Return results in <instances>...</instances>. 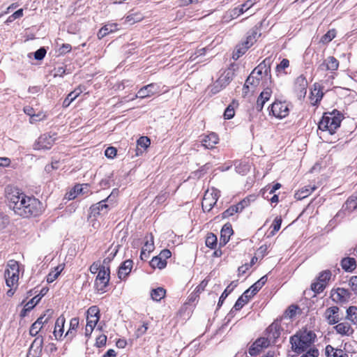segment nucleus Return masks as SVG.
Returning <instances> with one entry per match:
<instances>
[{"mask_svg":"<svg viewBox=\"0 0 357 357\" xmlns=\"http://www.w3.org/2000/svg\"><path fill=\"white\" fill-rule=\"evenodd\" d=\"M259 83V79H257L255 75L250 73L247 79L245 80V83L244 84V89H248L250 86H257Z\"/></svg>","mask_w":357,"mask_h":357,"instance_id":"09e8293b","label":"nucleus"},{"mask_svg":"<svg viewBox=\"0 0 357 357\" xmlns=\"http://www.w3.org/2000/svg\"><path fill=\"white\" fill-rule=\"evenodd\" d=\"M325 288V284L323 282H320L319 281L314 282L311 285L312 290L317 294L322 292Z\"/></svg>","mask_w":357,"mask_h":357,"instance_id":"4d7b16f0","label":"nucleus"},{"mask_svg":"<svg viewBox=\"0 0 357 357\" xmlns=\"http://www.w3.org/2000/svg\"><path fill=\"white\" fill-rule=\"evenodd\" d=\"M260 36L259 28L256 26H254L248 32L246 40L242 45H245L247 48H250Z\"/></svg>","mask_w":357,"mask_h":357,"instance_id":"aec40b11","label":"nucleus"},{"mask_svg":"<svg viewBox=\"0 0 357 357\" xmlns=\"http://www.w3.org/2000/svg\"><path fill=\"white\" fill-rule=\"evenodd\" d=\"M166 291L162 287L153 289L151 291V296L153 301H160L165 296Z\"/></svg>","mask_w":357,"mask_h":357,"instance_id":"e433bc0d","label":"nucleus"},{"mask_svg":"<svg viewBox=\"0 0 357 357\" xmlns=\"http://www.w3.org/2000/svg\"><path fill=\"white\" fill-rule=\"evenodd\" d=\"M105 155L108 158H114L116 155V149L113 146H109L106 149Z\"/></svg>","mask_w":357,"mask_h":357,"instance_id":"338daca9","label":"nucleus"},{"mask_svg":"<svg viewBox=\"0 0 357 357\" xmlns=\"http://www.w3.org/2000/svg\"><path fill=\"white\" fill-rule=\"evenodd\" d=\"M19 273L18 262L15 260H10L8 262L7 268L4 273L6 285L10 287L6 293L8 297H11L15 293V289L13 287L17 284L18 282Z\"/></svg>","mask_w":357,"mask_h":357,"instance_id":"20e7f679","label":"nucleus"},{"mask_svg":"<svg viewBox=\"0 0 357 357\" xmlns=\"http://www.w3.org/2000/svg\"><path fill=\"white\" fill-rule=\"evenodd\" d=\"M253 296L250 295L249 290H245L243 294L237 299L233 308L231 310L228 316L232 317L235 311L240 310Z\"/></svg>","mask_w":357,"mask_h":357,"instance_id":"a211bd4d","label":"nucleus"},{"mask_svg":"<svg viewBox=\"0 0 357 357\" xmlns=\"http://www.w3.org/2000/svg\"><path fill=\"white\" fill-rule=\"evenodd\" d=\"M256 68H257V70H259V72H262L266 75H268V74L271 73V61H270V59H264Z\"/></svg>","mask_w":357,"mask_h":357,"instance_id":"58836bf2","label":"nucleus"},{"mask_svg":"<svg viewBox=\"0 0 357 357\" xmlns=\"http://www.w3.org/2000/svg\"><path fill=\"white\" fill-rule=\"evenodd\" d=\"M216 204L215 200L213 198H211L208 195V192L207 191L203 198L202 207L204 211H210L213 206Z\"/></svg>","mask_w":357,"mask_h":357,"instance_id":"7c9ffc66","label":"nucleus"},{"mask_svg":"<svg viewBox=\"0 0 357 357\" xmlns=\"http://www.w3.org/2000/svg\"><path fill=\"white\" fill-rule=\"evenodd\" d=\"M339 311L340 308L337 306H332L325 310L324 317L328 324L334 325L341 320Z\"/></svg>","mask_w":357,"mask_h":357,"instance_id":"4468645a","label":"nucleus"},{"mask_svg":"<svg viewBox=\"0 0 357 357\" xmlns=\"http://www.w3.org/2000/svg\"><path fill=\"white\" fill-rule=\"evenodd\" d=\"M258 0H247L244 3L234 8L229 12V15L232 18H236L245 12L250 9Z\"/></svg>","mask_w":357,"mask_h":357,"instance_id":"dca6fc26","label":"nucleus"},{"mask_svg":"<svg viewBox=\"0 0 357 357\" xmlns=\"http://www.w3.org/2000/svg\"><path fill=\"white\" fill-rule=\"evenodd\" d=\"M79 326V319L77 317L71 319L70 321V328L68 331H67L66 336L69 337L70 338H72L75 336L76 330L78 328Z\"/></svg>","mask_w":357,"mask_h":357,"instance_id":"4c0bfd02","label":"nucleus"},{"mask_svg":"<svg viewBox=\"0 0 357 357\" xmlns=\"http://www.w3.org/2000/svg\"><path fill=\"white\" fill-rule=\"evenodd\" d=\"M349 285L354 293L357 294V275H354L350 278Z\"/></svg>","mask_w":357,"mask_h":357,"instance_id":"774afa93","label":"nucleus"},{"mask_svg":"<svg viewBox=\"0 0 357 357\" xmlns=\"http://www.w3.org/2000/svg\"><path fill=\"white\" fill-rule=\"evenodd\" d=\"M56 134L45 133L40 135L34 144V149L36 150H48L54 144Z\"/></svg>","mask_w":357,"mask_h":357,"instance_id":"6e6552de","label":"nucleus"},{"mask_svg":"<svg viewBox=\"0 0 357 357\" xmlns=\"http://www.w3.org/2000/svg\"><path fill=\"white\" fill-rule=\"evenodd\" d=\"M342 119V114L337 109H333L331 112H325L319 123V129L322 131H328L331 135H333L340 126Z\"/></svg>","mask_w":357,"mask_h":357,"instance_id":"7ed1b4c3","label":"nucleus"},{"mask_svg":"<svg viewBox=\"0 0 357 357\" xmlns=\"http://www.w3.org/2000/svg\"><path fill=\"white\" fill-rule=\"evenodd\" d=\"M110 201V196H108L106 199L100 201L99 202L93 204L90 207V214L91 216L96 217L100 215H104L107 213L109 210V206L107 204Z\"/></svg>","mask_w":357,"mask_h":357,"instance_id":"9b49d317","label":"nucleus"},{"mask_svg":"<svg viewBox=\"0 0 357 357\" xmlns=\"http://www.w3.org/2000/svg\"><path fill=\"white\" fill-rule=\"evenodd\" d=\"M351 294L344 288L333 289L331 291V298L335 303H346L350 299Z\"/></svg>","mask_w":357,"mask_h":357,"instance_id":"9d476101","label":"nucleus"},{"mask_svg":"<svg viewBox=\"0 0 357 357\" xmlns=\"http://www.w3.org/2000/svg\"><path fill=\"white\" fill-rule=\"evenodd\" d=\"M342 269L347 272H352L356 268V261L354 258L345 257L341 260Z\"/></svg>","mask_w":357,"mask_h":357,"instance_id":"c85d7f7f","label":"nucleus"},{"mask_svg":"<svg viewBox=\"0 0 357 357\" xmlns=\"http://www.w3.org/2000/svg\"><path fill=\"white\" fill-rule=\"evenodd\" d=\"M82 92V89L79 87L75 89L73 91H71L68 96L65 98L63 102V106L64 107H68L70 103L75 100L79 95Z\"/></svg>","mask_w":357,"mask_h":357,"instance_id":"72a5a7b5","label":"nucleus"},{"mask_svg":"<svg viewBox=\"0 0 357 357\" xmlns=\"http://www.w3.org/2000/svg\"><path fill=\"white\" fill-rule=\"evenodd\" d=\"M339 67V61L334 56H328L324 62L319 66V69L321 70L335 71Z\"/></svg>","mask_w":357,"mask_h":357,"instance_id":"4be33fe9","label":"nucleus"},{"mask_svg":"<svg viewBox=\"0 0 357 357\" xmlns=\"http://www.w3.org/2000/svg\"><path fill=\"white\" fill-rule=\"evenodd\" d=\"M261 288H262V286H261L260 283L257 282V281L252 286H250V288H248L247 290H249L250 295L254 296Z\"/></svg>","mask_w":357,"mask_h":357,"instance_id":"0e129e2a","label":"nucleus"},{"mask_svg":"<svg viewBox=\"0 0 357 357\" xmlns=\"http://www.w3.org/2000/svg\"><path fill=\"white\" fill-rule=\"evenodd\" d=\"M64 324V317L62 315L59 317L56 321L54 331L53 333L56 339H58L62 336L63 333Z\"/></svg>","mask_w":357,"mask_h":357,"instance_id":"c756f323","label":"nucleus"},{"mask_svg":"<svg viewBox=\"0 0 357 357\" xmlns=\"http://www.w3.org/2000/svg\"><path fill=\"white\" fill-rule=\"evenodd\" d=\"M280 188H281V184L279 183H277L274 184L272 187H268V188L264 189L261 192L263 197L268 198V195H266V193H268V195H272L276 190L280 189Z\"/></svg>","mask_w":357,"mask_h":357,"instance_id":"de8ad7c7","label":"nucleus"},{"mask_svg":"<svg viewBox=\"0 0 357 357\" xmlns=\"http://www.w3.org/2000/svg\"><path fill=\"white\" fill-rule=\"evenodd\" d=\"M316 334L312 331H299L290 337V343L292 350L298 354L312 348L311 345L314 342Z\"/></svg>","mask_w":357,"mask_h":357,"instance_id":"f03ea898","label":"nucleus"},{"mask_svg":"<svg viewBox=\"0 0 357 357\" xmlns=\"http://www.w3.org/2000/svg\"><path fill=\"white\" fill-rule=\"evenodd\" d=\"M40 301V297H39V296H34L25 305L23 311L25 312L26 311L31 310L34 306L39 303Z\"/></svg>","mask_w":357,"mask_h":357,"instance_id":"3c124183","label":"nucleus"},{"mask_svg":"<svg viewBox=\"0 0 357 357\" xmlns=\"http://www.w3.org/2000/svg\"><path fill=\"white\" fill-rule=\"evenodd\" d=\"M46 52L45 47H40L34 52L35 59L38 61L42 60L45 56Z\"/></svg>","mask_w":357,"mask_h":357,"instance_id":"e2e57ef3","label":"nucleus"},{"mask_svg":"<svg viewBox=\"0 0 357 357\" xmlns=\"http://www.w3.org/2000/svg\"><path fill=\"white\" fill-rule=\"evenodd\" d=\"M209 279L207 278L203 280L200 284L196 287L195 291L189 296V302H194L197 298L199 297V294L205 289L208 283Z\"/></svg>","mask_w":357,"mask_h":357,"instance_id":"cd10ccee","label":"nucleus"},{"mask_svg":"<svg viewBox=\"0 0 357 357\" xmlns=\"http://www.w3.org/2000/svg\"><path fill=\"white\" fill-rule=\"evenodd\" d=\"M151 144L150 139L147 137H141L137 140V146L146 149Z\"/></svg>","mask_w":357,"mask_h":357,"instance_id":"680f3d73","label":"nucleus"},{"mask_svg":"<svg viewBox=\"0 0 357 357\" xmlns=\"http://www.w3.org/2000/svg\"><path fill=\"white\" fill-rule=\"evenodd\" d=\"M89 189V184H77L75 185L73 190L70 192L68 198L70 199H75L79 195H84L88 192Z\"/></svg>","mask_w":357,"mask_h":357,"instance_id":"bb28decb","label":"nucleus"},{"mask_svg":"<svg viewBox=\"0 0 357 357\" xmlns=\"http://www.w3.org/2000/svg\"><path fill=\"white\" fill-rule=\"evenodd\" d=\"M63 270V267L61 266H57L54 268V271H52L47 275V283H52L60 275L61 272Z\"/></svg>","mask_w":357,"mask_h":357,"instance_id":"37998d69","label":"nucleus"},{"mask_svg":"<svg viewBox=\"0 0 357 357\" xmlns=\"http://www.w3.org/2000/svg\"><path fill=\"white\" fill-rule=\"evenodd\" d=\"M282 224V218L280 217H276L271 225L272 231H271V234L272 235H274L277 231H279L280 229Z\"/></svg>","mask_w":357,"mask_h":357,"instance_id":"5fc2aeb1","label":"nucleus"},{"mask_svg":"<svg viewBox=\"0 0 357 357\" xmlns=\"http://www.w3.org/2000/svg\"><path fill=\"white\" fill-rule=\"evenodd\" d=\"M327 357H348V355L342 349H335L331 345L326 347Z\"/></svg>","mask_w":357,"mask_h":357,"instance_id":"2f4dec72","label":"nucleus"},{"mask_svg":"<svg viewBox=\"0 0 357 357\" xmlns=\"http://www.w3.org/2000/svg\"><path fill=\"white\" fill-rule=\"evenodd\" d=\"M109 268H106L105 265H102L95 280V287L98 291L101 293L106 291V287L109 282Z\"/></svg>","mask_w":357,"mask_h":357,"instance_id":"39448f33","label":"nucleus"},{"mask_svg":"<svg viewBox=\"0 0 357 357\" xmlns=\"http://www.w3.org/2000/svg\"><path fill=\"white\" fill-rule=\"evenodd\" d=\"M6 201L14 213L24 218L37 217L43 211V204L33 196H27L12 186L5 188Z\"/></svg>","mask_w":357,"mask_h":357,"instance_id":"f257e3e1","label":"nucleus"},{"mask_svg":"<svg viewBox=\"0 0 357 357\" xmlns=\"http://www.w3.org/2000/svg\"><path fill=\"white\" fill-rule=\"evenodd\" d=\"M206 245L211 249L214 248L217 244V237L215 234L210 233L206 238Z\"/></svg>","mask_w":357,"mask_h":357,"instance_id":"8fccbe9b","label":"nucleus"},{"mask_svg":"<svg viewBox=\"0 0 357 357\" xmlns=\"http://www.w3.org/2000/svg\"><path fill=\"white\" fill-rule=\"evenodd\" d=\"M159 91L160 86L155 83H151L141 88L131 100H135V98L143 99L151 97V96L159 93Z\"/></svg>","mask_w":357,"mask_h":357,"instance_id":"f8f14e48","label":"nucleus"},{"mask_svg":"<svg viewBox=\"0 0 357 357\" xmlns=\"http://www.w3.org/2000/svg\"><path fill=\"white\" fill-rule=\"evenodd\" d=\"M319 351L316 347H312L307 349L305 353H303L300 357H318Z\"/></svg>","mask_w":357,"mask_h":357,"instance_id":"6e6d98bb","label":"nucleus"},{"mask_svg":"<svg viewBox=\"0 0 357 357\" xmlns=\"http://www.w3.org/2000/svg\"><path fill=\"white\" fill-rule=\"evenodd\" d=\"M224 88L225 87L222 86L220 83H218V80H217L212 86L208 87V89L210 90L209 93L210 95H215Z\"/></svg>","mask_w":357,"mask_h":357,"instance_id":"603ef678","label":"nucleus"},{"mask_svg":"<svg viewBox=\"0 0 357 357\" xmlns=\"http://www.w3.org/2000/svg\"><path fill=\"white\" fill-rule=\"evenodd\" d=\"M24 110V112L30 116V119H31V122L33 123V121H40L43 119V116L41 114H36L34 113V110H33V108L30 107V106H25L23 109Z\"/></svg>","mask_w":357,"mask_h":357,"instance_id":"f704fd0d","label":"nucleus"},{"mask_svg":"<svg viewBox=\"0 0 357 357\" xmlns=\"http://www.w3.org/2000/svg\"><path fill=\"white\" fill-rule=\"evenodd\" d=\"M99 309L97 306H91L87 310V319H92V320H96V318L100 319V314H99Z\"/></svg>","mask_w":357,"mask_h":357,"instance_id":"49530a36","label":"nucleus"},{"mask_svg":"<svg viewBox=\"0 0 357 357\" xmlns=\"http://www.w3.org/2000/svg\"><path fill=\"white\" fill-rule=\"evenodd\" d=\"M201 143L206 149H211L215 147L219 142V137L215 132H211L208 135H202Z\"/></svg>","mask_w":357,"mask_h":357,"instance_id":"6ab92c4d","label":"nucleus"},{"mask_svg":"<svg viewBox=\"0 0 357 357\" xmlns=\"http://www.w3.org/2000/svg\"><path fill=\"white\" fill-rule=\"evenodd\" d=\"M150 265L153 268H158L159 269H162L167 266V261L164 259H162L158 255L152 258L151 261H150Z\"/></svg>","mask_w":357,"mask_h":357,"instance_id":"a19ab883","label":"nucleus"},{"mask_svg":"<svg viewBox=\"0 0 357 357\" xmlns=\"http://www.w3.org/2000/svg\"><path fill=\"white\" fill-rule=\"evenodd\" d=\"M281 334L280 321H273L266 329V337L265 339L268 341V345L276 343L277 340Z\"/></svg>","mask_w":357,"mask_h":357,"instance_id":"1a4fd4ad","label":"nucleus"},{"mask_svg":"<svg viewBox=\"0 0 357 357\" xmlns=\"http://www.w3.org/2000/svg\"><path fill=\"white\" fill-rule=\"evenodd\" d=\"M143 17V15L140 13H130L126 17V22L130 24H133L140 22Z\"/></svg>","mask_w":357,"mask_h":357,"instance_id":"ea45409f","label":"nucleus"},{"mask_svg":"<svg viewBox=\"0 0 357 357\" xmlns=\"http://www.w3.org/2000/svg\"><path fill=\"white\" fill-rule=\"evenodd\" d=\"M310 99L313 105H317L322 99L324 93L321 85L315 83L313 85V89L311 91Z\"/></svg>","mask_w":357,"mask_h":357,"instance_id":"b1692460","label":"nucleus"},{"mask_svg":"<svg viewBox=\"0 0 357 357\" xmlns=\"http://www.w3.org/2000/svg\"><path fill=\"white\" fill-rule=\"evenodd\" d=\"M336 36L335 29H331L321 38L320 42L324 44L330 43Z\"/></svg>","mask_w":357,"mask_h":357,"instance_id":"a18cd8bd","label":"nucleus"},{"mask_svg":"<svg viewBox=\"0 0 357 357\" xmlns=\"http://www.w3.org/2000/svg\"><path fill=\"white\" fill-rule=\"evenodd\" d=\"M242 211V207L238 206V204L232 205L229 208H227L226 211H225L222 215L223 218H227L231 215H233L234 213H240Z\"/></svg>","mask_w":357,"mask_h":357,"instance_id":"79ce46f5","label":"nucleus"},{"mask_svg":"<svg viewBox=\"0 0 357 357\" xmlns=\"http://www.w3.org/2000/svg\"><path fill=\"white\" fill-rule=\"evenodd\" d=\"M248 48L245 45H243L242 47L237 48L233 54V58L238 59L240 56L244 54Z\"/></svg>","mask_w":357,"mask_h":357,"instance_id":"69168bd1","label":"nucleus"},{"mask_svg":"<svg viewBox=\"0 0 357 357\" xmlns=\"http://www.w3.org/2000/svg\"><path fill=\"white\" fill-rule=\"evenodd\" d=\"M235 114L234 107L232 104H230L225 109L224 112V117L225 119H231Z\"/></svg>","mask_w":357,"mask_h":357,"instance_id":"052dcab7","label":"nucleus"},{"mask_svg":"<svg viewBox=\"0 0 357 357\" xmlns=\"http://www.w3.org/2000/svg\"><path fill=\"white\" fill-rule=\"evenodd\" d=\"M234 290V287H231L230 289V286H227V288L225 289V291L222 292V295L220 296V298H219V301H218V307H220L224 301L225 300V298L228 296V295Z\"/></svg>","mask_w":357,"mask_h":357,"instance_id":"bf43d9fd","label":"nucleus"},{"mask_svg":"<svg viewBox=\"0 0 357 357\" xmlns=\"http://www.w3.org/2000/svg\"><path fill=\"white\" fill-rule=\"evenodd\" d=\"M289 104L286 102L275 101L271 106L269 114L276 118L283 119L289 115Z\"/></svg>","mask_w":357,"mask_h":357,"instance_id":"0eeeda50","label":"nucleus"},{"mask_svg":"<svg viewBox=\"0 0 357 357\" xmlns=\"http://www.w3.org/2000/svg\"><path fill=\"white\" fill-rule=\"evenodd\" d=\"M315 190V187L305 186L295 193V198L301 200L311 194Z\"/></svg>","mask_w":357,"mask_h":357,"instance_id":"473e14b6","label":"nucleus"},{"mask_svg":"<svg viewBox=\"0 0 357 357\" xmlns=\"http://www.w3.org/2000/svg\"><path fill=\"white\" fill-rule=\"evenodd\" d=\"M96 320H92V319H87L86 318V325L85 328V336L89 337L93 331L95 326H96L98 321H99V318H96Z\"/></svg>","mask_w":357,"mask_h":357,"instance_id":"c03bdc74","label":"nucleus"},{"mask_svg":"<svg viewBox=\"0 0 357 357\" xmlns=\"http://www.w3.org/2000/svg\"><path fill=\"white\" fill-rule=\"evenodd\" d=\"M43 337L42 335H36V338L31 343L29 353L36 357H40L43 347Z\"/></svg>","mask_w":357,"mask_h":357,"instance_id":"f3484780","label":"nucleus"},{"mask_svg":"<svg viewBox=\"0 0 357 357\" xmlns=\"http://www.w3.org/2000/svg\"><path fill=\"white\" fill-rule=\"evenodd\" d=\"M268 346V341L265 339V337H259L250 347L248 353L250 356H255L258 355L264 348H266Z\"/></svg>","mask_w":357,"mask_h":357,"instance_id":"2eb2a0df","label":"nucleus"},{"mask_svg":"<svg viewBox=\"0 0 357 357\" xmlns=\"http://www.w3.org/2000/svg\"><path fill=\"white\" fill-rule=\"evenodd\" d=\"M133 261L131 259H127L122 262L119 267L118 277L121 280H124L130 274L132 268Z\"/></svg>","mask_w":357,"mask_h":357,"instance_id":"412c9836","label":"nucleus"},{"mask_svg":"<svg viewBox=\"0 0 357 357\" xmlns=\"http://www.w3.org/2000/svg\"><path fill=\"white\" fill-rule=\"evenodd\" d=\"M334 328L337 333L342 336H350L354 332L351 324L348 322H338L337 324L334 326Z\"/></svg>","mask_w":357,"mask_h":357,"instance_id":"5701e85b","label":"nucleus"},{"mask_svg":"<svg viewBox=\"0 0 357 357\" xmlns=\"http://www.w3.org/2000/svg\"><path fill=\"white\" fill-rule=\"evenodd\" d=\"M346 319L353 324H357V307L350 306L347 310Z\"/></svg>","mask_w":357,"mask_h":357,"instance_id":"c9c22d12","label":"nucleus"},{"mask_svg":"<svg viewBox=\"0 0 357 357\" xmlns=\"http://www.w3.org/2000/svg\"><path fill=\"white\" fill-rule=\"evenodd\" d=\"M53 314L52 310H47L44 313V314L41 315L40 317L37 319V320L32 324L29 329V334L32 337H36L38 335L39 332L43 327V325L47 324L50 319L51 318Z\"/></svg>","mask_w":357,"mask_h":357,"instance_id":"423d86ee","label":"nucleus"},{"mask_svg":"<svg viewBox=\"0 0 357 357\" xmlns=\"http://www.w3.org/2000/svg\"><path fill=\"white\" fill-rule=\"evenodd\" d=\"M356 199L351 195L346 202V208L352 211L357 208Z\"/></svg>","mask_w":357,"mask_h":357,"instance_id":"13d9d810","label":"nucleus"},{"mask_svg":"<svg viewBox=\"0 0 357 357\" xmlns=\"http://www.w3.org/2000/svg\"><path fill=\"white\" fill-rule=\"evenodd\" d=\"M331 277V272L330 271H322L318 277V281L323 282L326 286V282L330 280Z\"/></svg>","mask_w":357,"mask_h":357,"instance_id":"864d4df0","label":"nucleus"},{"mask_svg":"<svg viewBox=\"0 0 357 357\" xmlns=\"http://www.w3.org/2000/svg\"><path fill=\"white\" fill-rule=\"evenodd\" d=\"M307 81L305 76L301 75L294 82V91L298 99L305 98L307 93Z\"/></svg>","mask_w":357,"mask_h":357,"instance_id":"ddd939ff","label":"nucleus"},{"mask_svg":"<svg viewBox=\"0 0 357 357\" xmlns=\"http://www.w3.org/2000/svg\"><path fill=\"white\" fill-rule=\"evenodd\" d=\"M234 77V70L231 68H228L218 79V83H220L225 88L231 82Z\"/></svg>","mask_w":357,"mask_h":357,"instance_id":"a878e982","label":"nucleus"},{"mask_svg":"<svg viewBox=\"0 0 357 357\" xmlns=\"http://www.w3.org/2000/svg\"><path fill=\"white\" fill-rule=\"evenodd\" d=\"M233 234V229L231 225L229 224H225L220 231V244L225 245L229 241L231 235Z\"/></svg>","mask_w":357,"mask_h":357,"instance_id":"393cba45","label":"nucleus"}]
</instances>
